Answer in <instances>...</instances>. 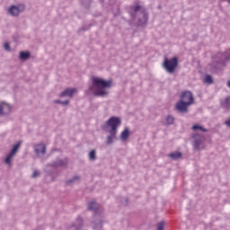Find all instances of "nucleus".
<instances>
[{
  "label": "nucleus",
  "instance_id": "f257e3e1",
  "mask_svg": "<svg viewBox=\"0 0 230 230\" xmlns=\"http://www.w3.org/2000/svg\"><path fill=\"white\" fill-rule=\"evenodd\" d=\"M92 82L93 87L97 89L94 92L95 96H105V94H107V91H105V89H109V87L112 86L111 80L105 81L104 79L96 76L92 77Z\"/></svg>",
  "mask_w": 230,
  "mask_h": 230
},
{
  "label": "nucleus",
  "instance_id": "f03ea898",
  "mask_svg": "<svg viewBox=\"0 0 230 230\" xmlns=\"http://www.w3.org/2000/svg\"><path fill=\"white\" fill-rule=\"evenodd\" d=\"M106 125L111 128L109 130L111 136L107 137L106 143L107 145H111L112 139H114V137L118 134V127L121 125V119L118 117H111L107 120Z\"/></svg>",
  "mask_w": 230,
  "mask_h": 230
},
{
  "label": "nucleus",
  "instance_id": "7ed1b4c3",
  "mask_svg": "<svg viewBox=\"0 0 230 230\" xmlns=\"http://www.w3.org/2000/svg\"><path fill=\"white\" fill-rule=\"evenodd\" d=\"M163 66L167 73H174L175 69H177V66H179V59L177 58L171 59L165 58Z\"/></svg>",
  "mask_w": 230,
  "mask_h": 230
},
{
  "label": "nucleus",
  "instance_id": "20e7f679",
  "mask_svg": "<svg viewBox=\"0 0 230 230\" xmlns=\"http://www.w3.org/2000/svg\"><path fill=\"white\" fill-rule=\"evenodd\" d=\"M181 102L187 103V105L193 104L194 99L191 92H183L181 95Z\"/></svg>",
  "mask_w": 230,
  "mask_h": 230
},
{
  "label": "nucleus",
  "instance_id": "39448f33",
  "mask_svg": "<svg viewBox=\"0 0 230 230\" xmlns=\"http://www.w3.org/2000/svg\"><path fill=\"white\" fill-rule=\"evenodd\" d=\"M21 147V142H18L16 145L13 146L11 154L7 155L5 158V164L11 166L12 164V158L17 154V150Z\"/></svg>",
  "mask_w": 230,
  "mask_h": 230
},
{
  "label": "nucleus",
  "instance_id": "423d86ee",
  "mask_svg": "<svg viewBox=\"0 0 230 230\" xmlns=\"http://www.w3.org/2000/svg\"><path fill=\"white\" fill-rule=\"evenodd\" d=\"M25 8L24 4H20L18 6L13 5L9 8L8 12L11 15L17 16L21 12H24Z\"/></svg>",
  "mask_w": 230,
  "mask_h": 230
},
{
  "label": "nucleus",
  "instance_id": "0eeeda50",
  "mask_svg": "<svg viewBox=\"0 0 230 230\" xmlns=\"http://www.w3.org/2000/svg\"><path fill=\"white\" fill-rule=\"evenodd\" d=\"M10 112H12V107H10V104L0 102V116L10 114Z\"/></svg>",
  "mask_w": 230,
  "mask_h": 230
},
{
  "label": "nucleus",
  "instance_id": "6e6552de",
  "mask_svg": "<svg viewBox=\"0 0 230 230\" xmlns=\"http://www.w3.org/2000/svg\"><path fill=\"white\" fill-rule=\"evenodd\" d=\"M188 107H190V104H188L182 101H180L175 105V109L179 112H188Z\"/></svg>",
  "mask_w": 230,
  "mask_h": 230
},
{
  "label": "nucleus",
  "instance_id": "1a4fd4ad",
  "mask_svg": "<svg viewBox=\"0 0 230 230\" xmlns=\"http://www.w3.org/2000/svg\"><path fill=\"white\" fill-rule=\"evenodd\" d=\"M76 93V88H67L63 93H61L60 96H68L69 98H73V94Z\"/></svg>",
  "mask_w": 230,
  "mask_h": 230
},
{
  "label": "nucleus",
  "instance_id": "9d476101",
  "mask_svg": "<svg viewBox=\"0 0 230 230\" xmlns=\"http://www.w3.org/2000/svg\"><path fill=\"white\" fill-rule=\"evenodd\" d=\"M36 154H46V146L44 144H39L35 146Z\"/></svg>",
  "mask_w": 230,
  "mask_h": 230
},
{
  "label": "nucleus",
  "instance_id": "9b49d317",
  "mask_svg": "<svg viewBox=\"0 0 230 230\" xmlns=\"http://www.w3.org/2000/svg\"><path fill=\"white\" fill-rule=\"evenodd\" d=\"M130 136V131H128V128H126L123 130L120 134V139L121 141H127L128 139V137Z\"/></svg>",
  "mask_w": 230,
  "mask_h": 230
},
{
  "label": "nucleus",
  "instance_id": "f8f14e48",
  "mask_svg": "<svg viewBox=\"0 0 230 230\" xmlns=\"http://www.w3.org/2000/svg\"><path fill=\"white\" fill-rule=\"evenodd\" d=\"M221 107H223V109H230V96L221 101Z\"/></svg>",
  "mask_w": 230,
  "mask_h": 230
},
{
  "label": "nucleus",
  "instance_id": "ddd939ff",
  "mask_svg": "<svg viewBox=\"0 0 230 230\" xmlns=\"http://www.w3.org/2000/svg\"><path fill=\"white\" fill-rule=\"evenodd\" d=\"M194 148L195 150H202V148H204V144L202 143V140H195Z\"/></svg>",
  "mask_w": 230,
  "mask_h": 230
},
{
  "label": "nucleus",
  "instance_id": "4468645a",
  "mask_svg": "<svg viewBox=\"0 0 230 230\" xmlns=\"http://www.w3.org/2000/svg\"><path fill=\"white\" fill-rule=\"evenodd\" d=\"M169 157L172 159H181V157H182V154L181 152L171 153Z\"/></svg>",
  "mask_w": 230,
  "mask_h": 230
},
{
  "label": "nucleus",
  "instance_id": "2eb2a0df",
  "mask_svg": "<svg viewBox=\"0 0 230 230\" xmlns=\"http://www.w3.org/2000/svg\"><path fill=\"white\" fill-rule=\"evenodd\" d=\"M88 209L91 211H96V209H98V203L94 201L90 202L88 205Z\"/></svg>",
  "mask_w": 230,
  "mask_h": 230
},
{
  "label": "nucleus",
  "instance_id": "dca6fc26",
  "mask_svg": "<svg viewBox=\"0 0 230 230\" xmlns=\"http://www.w3.org/2000/svg\"><path fill=\"white\" fill-rule=\"evenodd\" d=\"M20 58H21V60H28V58H30L29 52L21 51L20 52Z\"/></svg>",
  "mask_w": 230,
  "mask_h": 230
},
{
  "label": "nucleus",
  "instance_id": "f3484780",
  "mask_svg": "<svg viewBox=\"0 0 230 230\" xmlns=\"http://www.w3.org/2000/svg\"><path fill=\"white\" fill-rule=\"evenodd\" d=\"M192 130H201V132H208V129L204 128L202 126L198 124L192 126Z\"/></svg>",
  "mask_w": 230,
  "mask_h": 230
},
{
  "label": "nucleus",
  "instance_id": "a211bd4d",
  "mask_svg": "<svg viewBox=\"0 0 230 230\" xmlns=\"http://www.w3.org/2000/svg\"><path fill=\"white\" fill-rule=\"evenodd\" d=\"M204 84H213V77H211V75H206L204 78Z\"/></svg>",
  "mask_w": 230,
  "mask_h": 230
},
{
  "label": "nucleus",
  "instance_id": "6ab92c4d",
  "mask_svg": "<svg viewBox=\"0 0 230 230\" xmlns=\"http://www.w3.org/2000/svg\"><path fill=\"white\" fill-rule=\"evenodd\" d=\"M89 159L91 161H94L96 159V151L94 150H92L90 153H89Z\"/></svg>",
  "mask_w": 230,
  "mask_h": 230
},
{
  "label": "nucleus",
  "instance_id": "aec40b11",
  "mask_svg": "<svg viewBox=\"0 0 230 230\" xmlns=\"http://www.w3.org/2000/svg\"><path fill=\"white\" fill-rule=\"evenodd\" d=\"M173 121H174L173 117H172V116L167 117V119H166V123H167L168 125H172V123H173Z\"/></svg>",
  "mask_w": 230,
  "mask_h": 230
},
{
  "label": "nucleus",
  "instance_id": "412c9836",
  "mask_svg": "<svg viewBox=\"0 0 230 230\" xmlns=\"http://www.w3.org/2000/svg\"><path fill=\"white\" fill-rule=\"evenodd\" d=\"M157 230H164V221L158 223Z\"/></svg>",
  "mask_w": 230,
  "mask_h": 230
},
{
  "label": "nucleus",
  "instance_id": "4be33fe9",
  "mask_svg": "<svg viewBox=\"0 0 230 230\" xmlns=\"http://www.w3.org/2000/svg\"><path fill=\"white\" fill-rule=\"evenodd\" d=\"M76 181H80V178L77 176H75L72 180L66 181V184H71V182H75Z\"/></svg>",
  "mask_w": 230,
  "mask_h": 230
},
{
  "label": "nucleus",
  "instance_id": "5701e85b",
  "mask_svg": "<svg viewBox=\"0 0 230 230\" xmlns=\"http://www.w3.org/2000/svg\"><path fill=\"white\" fill-rule=\"evenodd\" d=\"M55 103H62V105H68L69 104V101H66V102H60V101H55Z\"/></svg>",
  "mask_w": 230,
  "mask_h": 230
},
{
  "label": "nucleus",
  "instance_id": "b1692460",
  "mask_svg": "<svg viewBox=\"0 0 230 230\" xmlns=\"http://www.w3.org/2000/svg\"><path fill=\"white\" fill-rule=\"evenodd\" d=\"M39 175H40V172L39 171H34L32 173L33 179H35V177H39Z\"/></svg>",
  "mask_w": 230,
  "mask_h": 230
},
{
  "label": "nucleus",
  "instance_id": "393cba45",
  "mask_svg": "<svg viewBox=\"0 0 230 230\" xmlns=\"http://www.w3.org/2000/svg\"><path fill=\"white\" fill-rule=\"evenodd\" d=\"M133 10H135V12H139V10H141V6L136 5L133 7Z\"/></svg>",
  "mask_w": 230,
  "mask_h": 230
},
{
  "label": "nucleus",
  "instance_id": "a878e982",
  "mask_svg": "<svg viewBox=\"0 0 230 230\" xmlns=\"http://www.w3.org/2000/svg\"><path fill=\"white\" fill-rule=\"evenodd\" d=\"M4 49H6L7 51H9V49H10V44L4 43Z\"/></svg>",
  "mask_w": 230,
  "mask_h": 230
},
{
  "label": "nucleus",
  "instance_id": "bb28decb",
  "mask_svg": "<svg viewBox=\"0 0 230 230\" xmlns=\"http://www.w3.org/2000/svg\"><path fill=\"white\" fill-rule=\"evenodd\" d=\"M225 124L226 125V127H230V119L225 121Z\"/></svg>",
  "mask_w": 230,
  "mask_h": 230
},
{
  "label": "nucleus",
  "instance_id": "cd10ccee",
  "mask_svg": "<svg viewBox=\"0 0 230 230\" xmlns=\"http://www.w3.org/2000/svg\"><path fill=\"white\" fill-rule=\"evenodd\" d=\"M227 87H229V89H230V81H228V83H227Z\"/></svg>",
  "mask_w": 230,
  "mask_h": 230
}]
</instances>
